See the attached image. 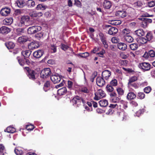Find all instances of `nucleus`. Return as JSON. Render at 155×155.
<instances>
[{
  "label": "nucleus",
  "instance_id": "1",
  "mask_svg": "<svg viewBox=\"0 0 155 155\" xmlns=\"http://www.w3.org/2000/svg\"><path fill=\"white\" fill-rule=\"evenodd\" d=\"M24 69L25 71H26L27 75L30 79L33 81L35 79V75L36 73L34 70L27 67L24 68Z\"/></svg>",
  "mask_w": 155,
  "mask_h": 155
},
{
  "label": "nucleus",
  "instance_id": "2",
  "mask_svg": "<svg viewBox=\"0 0 155 155\" xmlns=\"http://www.w3.org/2000/svg\"><path fill=\"white\" fill-rule=\"evenodd\" d=\"M71 102L73 104V105H76L77 107H79L80 105H81V102L83 104L85 103L84 99L82 97L78 96L74 97L72 100Z\"/></svg>",
  "mask_w": 155,
  "mask_h": 155
},
{
  "label": "nucleus",
  "instance_id": "3",
  "mask_svg": "<svg viewBox=\"0 0 155 155\" xmlns=\"http://www.w3.org/2000/svg\"><path fill=\"white\" fill-rule=\"evenodd\" d=\"M41 29L42 28L40 26L38 25L33 26L28 28L27 33L28 34H33L41 31Z\"/></svg>",
  "mask_w": 155,
  "mask_h": 155
},
{
  "label": "nucleus",
  "instance_id": "4",
  "mask_svg": "<svg viewBox=\"0 0 155 155\" xmlns=\"http://www.w3.org/2000/svg\"><path fill=\"white\" fill-rule=\"evenodd\" d=\"M51 73L50 68H45L41 71L40 77L41 78L45 79L49 77L51 75Z\"/></svg>",
  "mask_w": 155,
  "mask_h": 155
},
{
  "label": "nucleus",
  "instance_id": "5",
  "mask_svg": "<svg viewBox=\"0 0 155 155\" xmlns=\"http://www.w3.org/2000/svg\"><path fill=\"white\" fill-rule=\"evenodd\" d=\"M19 64L20 65L23 66L25 64L29 65L31 64L30 61L26 58H22L19 56H18L16 58Z\"/></svg>",
  "mask_w": 155,
  "mask_h": 155
},
{
  "label": "nucleus",
  "instance_id": "6",
  "mask_svg": "<svg viewBox=\"0 0 155 155\" xmlns=\"http://www.w3.org/2000/svg\"><path fill=\"white\" fill-rule=\"evenodd\" d=\"M138 67L140 69L145 71H149L153 68L150 67L151 65L149 63L145 62L140 63Z\"/></svg>",
  "mask_w": 155,
  "mask_h": 155
},
{
  "label": "nucleus",
  "instance_id": "7",
  "mask_svg": "<svg viewBox=\"0 0 155 155\" xmlns=\"http://www.w3.org/2000/svg\"><path fill=\"white\" fill-rule=\"evenodd\" d=\"M99 35L101 41L104 45V47L105 49H107L108 46L107 43L106 36L102 32L100 33Z\"/></svg>",
  "mask_w": 155,
  "mask_h": 155
},
{
  "label": "nucleus",
  "instance_id": "8",
  "mask_svg": "<svg viewBox=\"0 0 155 155\" xmlns=\"http://www.w3.org/2000/svg\"><path fill=\"white\" fill-rule=\"evenodd\" d=\"M51 81L54 84L59 82L61 79V76L58 74L52 75L50 76Z\"/></svg>",
  "mask_w": 155,
  "mask_h": 155
},
{
  "label": "nucleus",
  "instance_id": "9",
  "mask_svg": "<svg viewBox=\"0 0 155 155\" xmlns=\"http://www.w3.org/2000/svg\"><path fill=\"white\" fill-rule=\"evenodd\" d=\"M115 15L119 18H124L127 15V13L126 11L122 9L116 12Z\"/></svg>",
  "mask_w": 155,
  "mask_h": 155
},
{
  "label": "nucleus",
  "instance_id": "10",
  "mask_svg": "<svg viewBox=\"0 0 155 155\" xmlns=\"http://www.w3.org/2000/svg\"><path fill=\"white\" fill-rule=\"evenodd\" d=\"M39 47V45L38 42L35 41H32L28 45V48L30 50H33L38 48Z\"/></svg>",
  "mask_w": 155,
  "mask_h": 155
},
{
  "label": "nucleus",
  "instance_id": "11",
  "mask_svg": "<svg viewBox=\"0 0 155 155\" xmlns=\"http://www.w3.org/2000/svg\"><path fill=\"white\" fill-rule=\"evenodd\" d=\"M111 97H113L112 99V102L114 103H117L119 102L120 101V98L118 96H117V94L116 92H112L109 94Z\"/></svg>",
  "mask_w": 155,
  "mask_h": 155
},
{
  "label": "nucleus",
  "instance_id": "12",
  "mask_svg": "<svg viewBox=\"0 0 155 155\" xmlns=\"http://www.w3.org/2000/svg\"><path fill=\"white\" fill-rule=\"evenodd\" d=\"M146 37L147 41L150 42H152L155 41V36H154L151 32H147Z\"/></svg>",
  "mask_w": 155,
  "mask_h": 155
},
{
  "label": "nucleus",
  "instance_id": "13",
  "mask_svg": "<svg viewBox=\"0 0 155 155\" xmlns=\"http://www.w3.org/2000/svg\"><path fill=\"white\" fill-rule=\"evenodd\" d=\"M96 83L97 86L102 87L105 84V82L103 78L98 77L96 79Z\"/></svg>",
  "mask_w": 155,
  "mask_h": 155
},
{
  "label": "nucleus",
  "instance_id": "14",
  "mask_svg": "<svg viewBox=\"0 0 155 155\" xmlns=\"http://www.w3.org/2000/svg\"><path fill=\"white\" fill-rule=\"evenodd\" d=\"M10 9L8 8H3L1 9L0 11L1 15L2 16H6L10 14Z\"/></svg>",
  "mask_w": 155,
  "mask_h": 155
},
{
  "label": "nucleus",
  "instance_id": "15",
  "mask_svg": "<svg viewBox=\"0 0 155 155\" xmlns=\"http://www.w3.org/2000/svg\"><path fill=\"white\" fill-rule=\"evenodd\" d=\"M101 75L102 78L107 80L111 75V72L107 70H105L102 72Z\"/></svg>",
  "mask_w": 155,
  "mask_h": 155
},
{
  "label": "nucleus",
  "instance_id": "16",
  "mask_svg": "<svg viewBox=\"0 0 155 155\" xmlns=\"http://www.w3.org/2000/svg\"><path fill=\"white\" fill-rule=\"evenodd\" d=\"M11 31V29L6 26H3L0 28V33L3 34H7Z\"/></svg>",
  "mask_w": 155,
  "mask_h": 155
},
{
  "label": "nucleus",
  "instance_id": "17",
  "mask_svg": "<svg viewBox=\"0 0 155 155\" xmlns=\"http://www.w3.org/2000/svg\"><path fill=\"white\" fill-rule=\"evenodd\" d=\"M44 51L42 50H38L35 51L33 53L34 57L37 58H40L43 54Z\"/></svg>",
  "mask_w": 155,
  "mask_h": 155
},
{
  "label": "nucleus",
  "instance_id": "18",
  "mask_svg": "<svg viewBox=\"0 0 155 155\" xmlns=\"http://www.w3.org/2000/svg\"><path fill=\"white\" fill-rule=\"evenodd\" d=\"M15 4L19 8H23L25 7L26 1L25 0H17Z\"/></svg>",
  "mask_w": 155,
  "mask_h": 155
},
{
  "label": "nucleus",
  "instance_id": "19",
  "mask_svg": "<svg viewBox=\"0 0 155 155\" xmlns=\"http://www.w3.org/2000/svg\"><path fill=\"white\" fill-rule=\"evenodd\" d=\"M103 7L107 9H110L112 6V4L110 1L107 0H105L103 3Z\"/></svg>",
  "mask_w": 155,
  "mask_h": 155
},
{
  "label": "nucleus",
  "instance_id": "20",
  "mask_svg": "<svg viewBox=\"0 0 155 155\" xmlns=\"http://www.w3.org/2000/svg\"><path fill=\"white\" fill-rule=\"evenodd\" d=\"M35 5V2L33 0L26 1L25 7H27L28 8H31L34 7Z\"/></svg>",
  "mask_w": 155,
  "mask_h": 155
},
{
  "label": "nucleus",
  "instance_id": "21",
  "mask_svg": "<svg viewBox=\"0 0 155 155\" xmlns=\"http://www.w3.org/2000/svg\"><path fill=\"white\" fill-rule=\"evenodd\" d=\"M118 29L114 27L110 28L108 31V34L110 35H114L118 32Z\"/></svg>",
  "mask_w": 155,
  "mask_h": 155
},
{
  "label": "nucleus",
  "instance_id": "22",
  "mask_svg": "<svg viewBox=\"0 0 155 155\" xmlns=\"http://www.w3.org/2000/svg\"><path fill=\"white\" fill-rule=\"evenodd\" d=\"M67 93V90L66 87H63L58 91V93L59 95L61 96L65 95Z\"/></svg>",
  "mask_w": 155,
  "mask_h": 155
},
{
  "label": "nucleus",
  "instance_id": "23",
  "mask_svg": "<svg viewBox=\"0 0 155 155\" xmlns=\"http://www.w3.org/2000/svg\"><path fill=\"white\" fill-rule=\"evenodd\" d=\"M28 40L29 38L27 37L22 36L18 38V41L20 43L23 44L28 41Z\"/></svg>",
  "mask_w": 155,
  "mask_h": 155
},
{
  "label": "nucleus",
  "instance_id": "24",
  "mask_svg": "<svg viewBox=\"0 0 155 155\" xmlns=\"http://www.w3.org/2000/svg\"><path fill=\"white\" fill-rule=\"evenodd\" d=\"M136 97V95L133 92H130L127 94V98L129 100L134 99Z\"/></svg>",
  "mask_w": 155,
  "mask_h": 155
},
{
  "label": "nucleus",
  "instance_id": "25",
  "mask_svg": "<svg viewBox=\"0 0 155 155\" xmlns=\"http://www.w3.org/2000/svg\"><path fill=\"white\" fill-rule=\"evenodd\" d=\"M118 48L120 50L124 51L127 49V45L124 43H120L118 44Z\"/></svg>",
  "mask_w": 155,
  "mask_h": 155
},
{
  "label": "nucleus",
  "instance_id": "26",
  "mask_svg": "<svg viewBox=\"0 0 155 155\" xmlns=\"http://www.w3.org/2000/svg\"><path fill=\"white\" fill-rule=\"evenodd\" d=\"M31 53V51L30 50H27L22 51L21 52V54L24 57V58H27L29 57Z\"/></svg>",
  "mask_w": 155,
  "mask_h": 155
},
{
  "label": "nucleus",
  "instance_id": "27",
  "mask_svg": "<svg viewBox=\"0 0 155 155\" xmlns=\"http://www.w3.org/2000/svg\"><path fill=\"white\" fill-rule=\"evenodd\" d=\"M116 90L119 97H120L124 94V91L122 88L118 87L117 88Z\"/></svg>",
  "mask_w": 155,
  "mask_h": 155
},
{
  "label": "nucleus",
  "instance_id": "28",
  "mask_svg": "<svg viewBox=\"0 0 155 155\" xmlns=\"http://www.w3.org/2000/svg\"><path fill=\"white\" fill-rule=\"evenodd\" d=\"M109 22L110 24L114 25H120L121 23L120 21L117 20H110L109 21Z\"/></svg>",
  "mask_w": 155,
  "mask_h": 155
},
{
  "label": "nucleus",
  "instance_id": "29",
  "mask_svg": "<svg viewBox=\"0 0 155 155\" xmlns=\"http://www.w3.org/2000/svg\"><path fill=\"white\" fill-rule=\"evenodd\" d=\"M16 131L15 128L11 126H9L5 130V132H7L8 133H13L15 132Z\"/></svg>",
  "mask_w": 155,
  "mask_h": 155
},
{
  "label": "nucleus",
  "instance_id": "30",
  "mask_svg": "<svg viewBox=\"0 0 155 155\" xmlns=\"http://www.w3.org/2000/svg\"><path fill=\"white\" fill-rule=\"evenodd\" d=\"M135 34L137 36L139 37H141L144 35V32L142 29H139L135 31Z\"/></svg>",
  "mask_w": 155,
  "mask_h": 155
},
{
  "label": "nucleus",
  "instance_id": "31",
  "mask_svg": "<svg viewBox=\"0 0 155 155\" xmlns=\"http://www.w3.org/2000/svg\"><path fill=\"white\" fill-rule=\"evenodd\" d=\"M113 86L111 85L110 84H108L106 87V91L108 92H110L112 93V92H115L114 91V88L113 87Z\"/></svg>",
  "mask_w": 155,
  "mask_h": 155
},
{
  "label": "nucleus",
  "instance_id": "32",
  "mask_svg": "<svg viewBox=\"0 0 155 155\" xmlns=\"http://www.w3.org/2000/svg\"><path fill=\"white\" fill-rule=\"evenodd\" d=\"M5 45L8 49H13L15 46L14 43L11 41L5 43Z\"/></svg>",
  "mask_w": 155,
  "mask_h": 155
},
{
  "label": "nucleus",
  "instance_id": "33",
  "mask_svg": "<svg viewBox=\"0 0 155 155\" xmlns=\"http://www.w3.org/2000/svg\"><path fill=\"white\" fill-rule=\"evenodd\" d=\"M99 104L101 107H106L108 104V101L106 99L101 100L99 102Z\"/></svg>",
  "mask_w": 155,
  "mask_h": 155
},
{
  "label": "nucleus",
  "instance_id": "34",
  "mask_svg": "<svg viewBox=\"0 0 155 155\" xmlns=\"http://www.w3.org/2000/svg\"><path fill=\"white\" fill-rule=\"evenodd\" d=\"M29 20V18L28 16H24L21 17L20 22L21 24H24L25 22L28 21Z\"/></svg>",
  "mask_w": 155,
  "mask_h": 155
},
{
  "label": "nucleus",
  "instance_id": "35",
  "mask_svg": "<svg viewBox=\"0 0 155 155\" xmlns=\"http://www.w3.org/2000/svg\"><path fill=\"white\" fill-rule=\"evenodd\" d=\"M137 77L136 76H133L131 77L129 79L127 84H130L134 83V82L137 81Z\"/></svg>",
  "mask_w": 155,
  "mask_h": 155
},
{
  "label": "nucleus",
  "instance_id": "36",
  "mask_svg": "<svg viewBox=\"0 0 155 155\" xmlns=\"http://www.w3.org/2000/svg\"><path fill=\"white\" fill-rule=\"evenodd\" d=\"M143 18H139V19L142 21L141 23V27L144 28H145L147 27L148 24L147 23V22L145 21V20Z\"/></svg>",
  "mask_w": 155,
  "mask_h": 155
},
{
  "label": "nucleus",
  "instance_id": "37",
  "mask_svg": "<svg viewBox=\"0 0 155 155\" xmlns=\"http://www.w3.org/2000/svg\"><path fill=\"white\" fill-rule=\"evenodd\" d=\"M97 93L101 98L106 96V94L102 90H98Z\"/></svg>",
  "mask_w": 155,
  "mask_h": 155
},
{
  "label": "nucleus",
  "instance_id": "38",
  "mask_svg": "<svg viewBox=\"0 0 155 155\" xmlns=\"http://www.w3.org/2000/svg\"><path fill=\"white\" fill-rule=\"evenodd\" d=\"M125 41L128 43H131L133 41L134 39L130 35L126 36L124 37Z\"/></svg>",
  "mask_w": 155,
  "mask_h": 155
},
{
  "label": "nucleus",
  "instance_id": "39",
  "mask_svg": "<svg viewBox=\"0 0 155 155\" xmlns=\"http://www.w3.org/2000/svg\"><path fill=\"white\" fill-rule=\"evenodd\" d=\"M46 8V6L42 4H39L36 7L37 10H44Z\"/></svg>",
  "mask_w": 155,
  "mask_h": 155
},
{
  "label": "nucleus",
  "instance_id": "40",
  "mask_svg": "<svg viewBox=\"0 0 155 155\" xmlns=\"http://www.w3.org/2000/svg\"><path fill=\"white\" fill-rule=\"evenodd\" d=\"M14 151L17 155H22L23 153V151L20 148H15Z\"/></svg>",
  "mask_w": 155,
  "mask_h": 155
},
{
  "label": "nucleus",
  "instance_id": "41",
  "mask_svg": "<svg viewBox=\"0 0 155 155\" xmlns=\"http://www.w3.org/2000/svg\"><path fill=\"white\" fill-rule=\"evenodd\" d=\"M16 34L18 35H22L24 32V29L23 28L17 29L16 31Z\"/></svg>",
  "mask_w": 155,
  "mask_h": 155
},
{
  "label": "nucleus",
  "instance_id": "42",
  "mask_svg": "<svg viewBox=\"0 0 155 155\" xmlns=\"http://www.w3.org/2000/svg\"><path fill=\"white\" fill-rule=\"evenodd\" d=\"M138 41L141 44H144L146 43L147 42V38L143 37H140L139 38Z\"/></svg>",
  "mask_w": 155,
  "mask_h": 155
},
{
  "label": "nucleus",
  "instance_id": "43",
  "mask_svg": "<svg viewBox=\"0 0 155 155\" xmlns=\"http://www.w3.org/2000/svg\"><path fill=\"white\" fill-rule=\"evenodd\" d=\"M130 33V30L127 28H124L122 31V34L124 37L126 36H127V35L129 34Z\"/></svg>",
  "mask_w": 155,
  "mask_h": 155
},
{
  "label": "nucleus",
  "instance_id": "44",
  "mask_svg": "<svg viewBox=\"0 0 155 155\" xmlns=\"http://www.w3.org/2000/svg\"><path fill=\"white\" fill-rule=\"evenodd\" d=\"M130 47L132 50H135L138 48V45L137 43L132 44L130 45Z\"/></svg>",
  "mask_w": 155,
  "mask_h": 155
},
{
  "label": "nucleus",
  "instance_id": "45",
  "mask_svg": "<svg viewBox=\"0 0 155 155\" xmlns=\"http://www.w3.org/2000/svg\"><path fill=\"white\" fill-rule=\"evenodd\" d=\"M118 84L117 81L115 79H112L110 82V84L113 87H115L117 86Z\"/></svg>",
  "mask_w": 155,
  "mask_h": 155
},
{
  "label": "nucleus",
  "instance_id": "46",
  "mask_svg": "<svg viewBox=\"0 0 155 155\" xmlns=\"http://www.w3.org/2000/svg\"><path fill=\"white\" fill-rule=\"evenodd\" d=\"M89 54L88 52H86L83 53H80L78 54V56H79L81 58H86L88 57Z\"/></svg>",
  "mask_w": 155,
  "mask_h": 155
},
{
  "label": "nucleus",
  "instance_id": "47",
  "mask_svg": "<svg viewBox=\"0 0 155 155\" xmlns=\"http://www.w3.org/2000/svg\"><path fill=\"white\" fill-rule=\"evenodd\" d=\"M137 96L138 98L142 99L145 97V95L143 92H139L137 94Z\"/></svg>",
  "mask_w": 155,
  "mask_h": 155
},
{
  "label": "nucleus",
  "instance_id": "48",
  "mask_svg": "<svg viewBox=\"0 0 155 155\" xmlns=\"http://www.w3.org/2000/svg\"><path fill=\"white\" fill-rule=\"evenodd\" d=\"M73 83L70 81H68L67 82V87L70 90L72 89Z\"/></svg>",
  "mask_w": 155,
  "mask_h": 155
},
{
  "label": "nucleus",
  "instance_id": "49",
  "mask_svg": "<svg viewBox=\"0 0 155 155\" xmlns=\"http://www.w3.org/2000/svg\"><path fill=\"white\" fill-rule=\"evenodd\" d=\"M26 129L28 130H32L35 128L33 125L31 124H28L26 126Z\"/></svg>",
  "mask_w": 155,
  "mask_h": 155
},
{
  "label": "nucleus",
  "instance_id": "50",
  "mask_svg": "<svg viewBox=\"0 0 155 155\" xmlns=\"http://www.w3.org/2000/svg\"><path fill=\"white\" fill-rule=\"evenodd\" d=\"M142 5V3L139 1H137L134 4V6L137 8L140 7Z\"/></svg>",
  "mask_w": 155,
  "mask_h": 155
},
{
  "label": "nucleus",
  "instance_id": "51",
  "mask_svg": "<svg viewBox=\"0 0 155 155\" xmlns=\"http://www.w3.org/2000/svg\"><path fill=\"white\" fill-rule=\"evenodd\" d=\"M81 91L85 93H88L90 91L88 88L86 87H83L81 88Z\"/></svg>",
  "mask_w": 155,
  "mask_h": 155
},
{
  "label": "nucleus",
  "instance_id": "52",
  "mask_svg": "<svg viewBox=\"0 0 155 155\" xmlns=\"http://www.w3.org/2000/svg\"><path fill=\"white\" fill-rule=\"evenodd\" d=\"M97 75V72H94L92 74L91 76V77L90 78V81L92 82H93L94 79L96 77Z\"/></svg>",
  "mask_w": 155,
  "mask_h": 155
},
{
  "label": "nucleus",
  "instance_id": "53",
  "mask_svg": "<svg viewBox=\"0 0 155 155\" xmlns=\"http://www.w3.org/2000/svg\"><path fill=\"white\" fill-rule=\"evenodd\" d=\"M151 90V88L150 86H147L144 89V92L146 93H149Z\"/></svg>",
  "mask_w": 155,
  "mask_h": 155
},
{
  "label": "nucleus",
  "instance_id": "54",
  "mask_svg": "<svg viewBox=\"0 0 155 155\" xmlns=\"http://www.w3.org/2000/svg\"><path fill=\"white\" fill-rule=\"evenodd\" d=\"M69 47L66 45H65L62 43L61 45V48L64 51L67 50L68 48Z\"/></svg>",
  "mask_w": 155,
  "mask_h": 155
},
{
  "label": "nucleus",
  "instance_id": "55",
  "mask_svg": "<svg viewBox=\"0 0 155 155\" xmlns=\"http://www.w3.org/2000/svg\"><path fill=\"white\" fill-rule=\"evenodd\" d=\"M128 86H131L135 89L138 88L139 87V84L135 82L130 84H128Z\"/></svg>",
  "mask_w": 155,
  "mask_h": 155
},
{
  "label": "nucleus",
  "instance_id": "56",
  "mask_svg": "<svg viewBox=\"0 0 155 155\" xmlns=\"http://www.w3.org/2000/svg\"><path fill=\"white\" fill-rule=\"evenodd\" d=\"M149 56L151 57L155 56V52L153 50H150L148 52Z\"/></svg>",
  "mask_w": 155,
  "mask_h": 155
},
{
  "label": "nucleus",
  "instance_id": "57",
  "mask_svg": "<svg viewBox=\"0 0 155 155\" xmlns=\"http://www.w3.org/2000/svg\"><path fill=\"white\" fill-rule=\"evenodd\" d=\"M4 21L6 23L5 24L7 25L11 24L12 22V20L11 18H5Z\"/></svg>",
  "mask_w": 155,
  "mask_h": 155
},
{
  "label": "nucleus",
  "instance_id": "58",
  "mask_svg": "<svg viewBox=\"0 0 155 155\" xmlns=\"http://www.w3.org/2000/svg\"><path fill=\"white\" fill-rule=\"evenodd\" d=\"M43 33L41 32L38 33L36 34L35 35V37L36 38L39 39V38L42 37L43 36Z\"/></svg>",
  "mask_w": 155,
  "mask_h": 155
},
{
  "label": "nucleus",
  "instance_id": "59",
  "mask_svg": "<svg viewBox=\"0 0 155 155\" xmlns=\"http://www.w3.org/2000/svg\"><path fill=\"white\" fill-rule=\"evenodd\" d=\"M105 53V50L104 49H102V50L100 52L97 53V54L100 57H103L104 54Z\"/></svg>",
  "mask_w": 155,
  "mask_h": 155
},
{
  "label": "nucleus",
  "instance_id": "60",
  "mask_svg": "<svg viewBox=\"0 0 155 155\" xmlns=\"http://www.w3.org/2000/svg\"><path fill=\"white\" fill-rule=\"evenodd\" d=\"M50 81H47L44 84L43 88L44 89L45 88H48L50 87Z\"/></svg>",
  "mask_w": 155,
  "mask_h": 155
},
{
  "label": "nucleus",
  "instance_id": "61",
  "mask_svg": "<svg viewBox=\"0 0 155 155\" xmlns=\"http://www.w3.org/2000/svg\"><path fill=\"white\" fill-rule=\"evenodd\" d=\"M51 49L53 50V53H55L57 51V47L54 45H51Z\"/></svg>",
  "mask_w": 155,
  "mask_h": 155
},
{
  "label": "nucleus",
  "instance_id": "62",
  "mask_svg": "<svg viewBox=\"0 0 155 155\" xmlns=\"http://www.w3.org/2000/svg\"><path fill=\"white\" fill-rule=\"evenodd\" d=\"M119 62L121 65H125L127 64L128 61L127 60H120L119 61Z\"/></svg>",
  "mask_w": 155,
  "mask_h": 155
},
{
  "label": "nucleus",
  "instance_id": "63",
  "mask_svg": "<svg viewBox=\"0 0 155 155\" xmlns=\"http://www.w3.org/2000/svg\"><path fill=\"white\" fill-rule=\"evenodd\" d=\"M155 5V1H152L148 3V6L150 7H152Z\"/></svg>",
  "mask_w": 155,
  "mask_h": 155
},
{
  "label": "nucleus",
  "instance_id": "64",
  "mask_svg": "<svg viewBox=\"0 0 155 155\" xmlns=\"http://www.w3.org/2000/svg\"><path fill=\"white\" fill-rule=\"evenodd\" d=\"M111 41L113 43H116L118 42V39L117 38L115 37H113L111 38Z\"/></svg>",
  "mask_w": 155,
  "mask_h": 155
}]
</instances>
